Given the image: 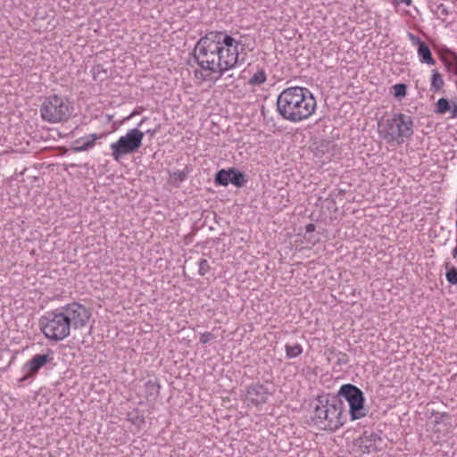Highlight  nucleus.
Returning a JSON list of instances; mask_svg holds the SVG:
<instances>
[{
  "label": "nucleus",
  "instance_id": "nucleus-1",
  "mask_svg": "<svg viewBox=\"0 0 457 457\" xmlns=\"http://www.w3.org/2000/svg\"><path fill=\"white\" fill-rule=\"evenodd\" d=\"M240 41L222 31L201 37L194 50L204 80L217 81L238 62Z\"/></svg>",
  "mask_w": 457,
  "mask_h": 457
},
{
  "label": "nucleus",
  "instance_id": "nucleus-2",
  "mask_svg": "<svg viewBox=\"0 0 457 457\" xmlns=\"http://www.w3.org/2000/svg\"><path fill=\"white\" fill-rule=\"evenodd\" d=\"M280 116L290 122L299 123L309 120L317 111V100L310 89L289 87L283 89L277 99Z\"/></svg>",
  "mask_w": 457,
  "mask_h": 457
},
{
  "label": "nucleus",
  "instance_id": "nucleus-3",
  "mask_svg": "<svg viewBox=\"0 0 457 457\" xmlns=\"http://www.w3.org/2000/svg\"><path fill=\"white\" fill-rule=\"evenodd\" d=\"M312 419L324 429L336 431L345 422L344 403L328 395H320L312 403Z\"/></svg>",
  "mask_w": 457,
  "mask_h": 457
},
{
  "label": "nucleus",
  "instance_id": "nucleus-4",
  "mask_svg": "<svg viewBox=\"0 0 457 457\" xmlns=\"http://www.w3.org/2000/svg\"><path fill=\"white\" fill-rule=\"evenodd\" d=\"M378 132L386 143L402 145L413 134L412 119L401 112L383 117L378 122Z\"/></svg>",
  "mask_w": 457,
  "mask_h": 457
},
{
  "label": "nucleus",
  "instance_id": "nucleus-5",
  "mask_svg": "<svg viewBox=\"0 0 457 457\" xmlns=\"http://www.w3.org/2000/svg\"><path fill=\"white\" fill-rule=\"evenodd\" d=\"M41 119L50 124L66 122L73 116L74 105L66 96L53 94L46 96L40 105Z\"/></svg>",
  "mask_w": 457,
  "mask_h": 457
},
{
  "label": "nucleus",
  "instance_id": "nucleus-6",
  "mask_svg": "<svg viewBox=\"0 0 457 457\" xmlns=\"http://www.w3.org/2000/svg\"><path fill=\"white\" fill-rule=\"evenodd\" d=\"M40 330L50 341L60 342L71 334V328L61 308L46 312L39 320Z\"/></svg>",
  "mask_w": 457,
  "mask_h": 457
},
{
  "label": "nucleus",
  "instance_id": "nucleus-7",
  "mask_svg": "<svg viewBox=\"0 0 457 457\" xmlns=\"http://www.w3.org/2000/svg\"><path fill=\"white\" fill-rule=\"evenodd\" d=\"M145 133L138 129H132L110 145L112 156L119 162L123 156L137 152L143 143Z\"/></svg>",
  "mask_w": 457,
  "mask_h": 457
},
{
  "label": "nucleus",
  "instance_id": "nucleus-8",
  "mask_svg": "<svg viewBox=\"0 0 457 457\" xmlns=\"http://www.w3.org/2000/svg\"><path fill=\"white\" fill-rule=\"evenodd\" d=\"M339 395H342L348 403L352 420H360L366 416L364 396L361 389L353 385L346 384L340 387Z\"/></svg>",
  "mask_w": 457,
  "mask_h": 457
},
{
  "label": "nucleus",
  "instance_id": "nucleus-9",
  "mask_svg": "<svg viewBox=\"0 0 457 457\" xmlns=\"http://www.w3.org/2000/svg\"><path fill=\"white\" fill-rule=\"evenodd\" d=\"M61 309L70 328L75 330L85 328L92 318L91 309L78 302L68 303Z\"/></svg>",
  "mask_w": 457,
  "mask_h": 457
},
{
  "label": "nucleus",
  "instance_id": "nucleus-10",
  "mask_svg": "<svg viewBox=\"0 0 457 457\" xmlns=\"http://www.w3.org/2000/svg\"><path fill=\"white\" fill-rule=\"evenodd\" d=\"M54 360V353L51 350H47L46 353L35 354L30 360L26 361L21 367L22 376L19 379L20 382L27 381L34 378L41 368Z\"/></svg>",
  "mask_w": 457,
  "mask_h": 457
},
{
  "label": "nucleus",
  "instance_id": "nucleus-11",
  "mask_svg": "<svg viewBox=\"0 0 457 457\" xmlns=\"http://www.w3.org/2000/svg\"><path fill=\"white\" fill-rule=\"evenodd\" d=\"M382 438L375 433L364 432L355 440V446L361 454H372L382 450Z\"/></svg>",
  "mask_w": 457,
  "mask_h": 457
},
{
  "label": "nucleus",
  "instance_id": "nucleus-12",
  "mask_svg": "<svg viewBox=\"0 0 457 457\" xmlns=\"http://www.w3.org/2000/svg\"><path fill=\"white\" fill-rule=\"evenodd\" d=\"M270 393L262 385H253L247 389L246 400L255 405L262 404L268 401Z\"/></svg>",
  "mask_w": 457,
  "mask_h": 457
},
{
  "label": "nucleus",
  "instance_id": "nucleus-13",
  "mask_svg": "<svg viewBox=\"0 0 457 457\" xmlns=\"http://www.w3.org/2000/svg\"><path fill=\"white\" fill-rule=\"evenodd\" d=\"M409 38L412 45L418 46L417 53L420 61L423 63L434 65L436 62L432 56L428 46L425 42L421 41L420 37L414 36L413 34H409Z\"/></svg>",
  "mask_w": 457,
  "mask_h": 457
},
{
  "label": "nucleus",
  "instance_id": "nucleus-14",
  "mask_svg": "<svg viewBox=\"0 0 457 457\" xmlns=\"http://www.w3.org/2000/svg\"><path fill=\"white\" fill-rule=\"evenodd\" d=\"M105 137V134H89L83 137H79L73 142V149L75 152H85L92 149L96 143V140Z\"/></svg>",
  "mask_w": 457,
  "mask_h": 457
},
{
  "label": "nucleus",
  "instance_id": "nucleus-15",
  "mask_svg": "<svg viewBox=\"0 0 457 457\" xmlns=\"http://www.w3.org/2000/svg\"><path fill=\"white\" fill-rule=\"evenodd\" d=\"M267 80V73L264 69L258 68L253 71L247 80V84L252 87H257L263 85Z\"/></svg>",
  "mask_w": 457,
  "mask_h": 457
},
{
  "label": "nucleus",
  "instance_id": "nucleus-16",
  "mask_svg": "<svg viewBox=\"0 0 457 457\" xmlns=\"http://www.w3.org/2000/svg\"><path fill=\"white\" fill-rule=\"evenodd\" d=\"M442 59L445 62V65L449 69L455 72L457 71V54L446 49L444 51Z\"/></svg>",
  "mask_w": 457,
  "mask_h": 457
},
{
  "label": "nucleus",
  "instance_id": "nucleus-17",
  "mask_svg": "<svg viewBox=\"0 0 457 457\" xmlns=\"http://www.w3.org/2000/svg\"><path fill=\"white\" fill-rule=\"evenodd\" d=\"M233 174V169L220 170L215 176V183L220 186H228Z\"/></svg>",
  "mask_w": 457,
  "mask_h": 457
},
{
  "label": "nucleus",
  "instance_id": "nucleus-18",
  "mask_svg": "<svg viewBox=\"0 0 457 457\" xmlns=\"http://www.w3.org/2000/svg\"><path fill=\"white\" fill-rule=\"evenodd\" d=\"M285 351L287 357L288 359H293L300 356L303 352V348L299 343H295L292 345L287 344L285 345Z\"/></svg>",
  "mask_w": 457,
  "mask_h": 457
},
{
  "label": "nucleus",
  "instance_id": "nucleus-19",
  "mask_svg": "<svg viewBox=\"0 0 457 457\" xmlns=\"http://www.w3.org/2000/svg\"><path fill=\"white\" fill-rule=\"evenodd\" d=\"M445 85L444 79L437 70L432 71L430 88L433 91H439Z\"/></svg>",
  "mask_w": 457,
  "mask_h": 457
},
{
  "label": "nucleus",
  "instance_id": "nucleus-20",
  "mask_svg": "<svg viewBox=\"0 0 457 457\" xmlns=\"http://www.w3.org/2000/svg\"><path fill=\"white\" fill-rule=\"evenodd\" d=\"M392 94L397 99H402L407 95V86L403 83L395 84L392 87Z\"/></svg>",
  "mask_w": 457,
  "mask_h": 457
},
{
  "label": "nucleus",
  "instance_id": "nucleus-21",
  "mask_svg": "<svg viewBox=\"0 0 457 457\" xmlns=\"http://www.w3.org/2000/svg\"><path fill=\"white\" fill-rule=\"evenodd\" d=\"M445 268L447 270L445 273L447 282L452 285H457V268L449 266V263H445Z\"/></svg>",
  "mask_w": 457,
  "mask_h": 457
},
{
  "label": "nucleus",
  "instance_id": "nucleus-22",
  "mask_svg": "<svg viewBox=\"0 0 457 457\" xmlns=\"http://www.w3.org/2000/svg\"><path fill=\"white\" fill-rule=\"evenodd\" d=\"M245 180L243 173L233 169V174L231 175L230 183H232L236 187H242L245 184Z\"/></svg>",
  "mask_w": 457,
  "mask_h": 457
},
{
  "label": "nucleus",
  "instance_id": "nucleus-23",
  "mask_svg": "<svg viewBox=\"0 0 457 457\" xmlns=\"http://www.w3.org/2000/svg\"><path fill=\"white\" fill-rule=\"evenodd\" d=\"M436 112L439 114H445L447 111L451 109L450 104L447 99L440 98L436 104Z\"/></svg>",
  "mask_w": 457,
  "mask_h": 457
},
{
  "label": "nucleus",
  "instance_id": "nucleus-24",
  "mask_svg": "<svg viewBox=\"0 0 457 457\" xmlns=\"http://www.w3.org/2000/svg\"><path fill=\"white\" fill-rule=\"evenodd\" d=\"M211 270V266L206 259H201L198 262V273L205 276Z\"/></svg>",
  "mask_w": 457,
  "mask_h": 457
},
{
  "label": "nucleus",
  "instance_id": "nucleus-25",
  "mask_svg": "<svg viewBox=\"0 0 457 457\" xmlns=\"http://www.w3.org/2000/svg\"><path fill=\"white\" fill-rule=\"evenodd\" d=\"M213 335L210 332L202 333L200 336V342L204 345L213 339Z\"/></svg>",
  "mask_w": 457,
  "mask_h": 457
},
{
  "label": "nucleus",
  "instance_id": "nucleus-26",
  "mask_svg": "<svg viewBox=\"0 0 457 457\" xmlns=\"http://www.w3.org/2000/svg\"><path fill=\"white\" fill-rule=\"evenodd\" d=\"M173 176L175 179H179L180 181L184 180L186 178V175L183 171L178 170L173 173Z\"/></svg>",
  "mask_w": 457,
  "mask_h": 457
},
{
  "label": "nucleus",
  "instance_id": "nucleus-27",
  "mask_svg": "<svg viewBox=\"0 0 457 457\" xmlns=\"http://www.w3.org/2000/svg\"><path fill=\"white\" fill-rule=\"evenodd\" d=\"M394 3L397 5L404 4L405 5L410 6L411 4V0H394Z\"/></svg>",
  "mask_w": 457,
  "mask_h": 457
},
{
  "label": "nucleus",
  "instance_id": "nucleus-28",
  "mask_svg": "<svg viewBox=\"0 0 457 457\" xmlns=\"http://www.w3.org/2000/svg\"><path fill=\"white\" fill-rule=\"evenodd\" d=\"M306 232L311 233L315 230V226L312 223L307 224L305 227Z\"/></svg>",
  "mask_w": 457,
  "mask_h": 457
},
{
  "label": "nucleus",
  "instance_id": "nucleus-29",
  "mask_svg": "<svg viewBox=\"0 0 457 457\" xmlns=\"http://www.w3.org/2000/svg\"><path fill=\"white\" fill-rule=\"evenodd\" d=\"M457 112V106H454L453 109V116H455Z\"/></svg>",
  "mask_w": 457,
  "mask_h": 457
},
{
  "label": "nucleus",
  "instance_id": "nucleus-30",
  "mask_svg": "<svg viewBox=\"0 0 457 457\" xmlns=\"http://www.w3.org/2000/svg\"><path fill=\"white\" fill-rule=\"evenodd\" d=\"M454 73H455V75H457V71Z\"/></svg>",
  "mask_w": 457,
  "mask_h": 457
}]
</instances>
